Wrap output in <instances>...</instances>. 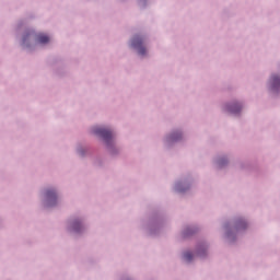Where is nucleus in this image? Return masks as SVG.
<instances>
[{
  "instance_id": "1",
  "label": "nucleus",
  "mask_w": 280,
  "mask_h": 280,
  "mask_svg": "<svg viewBox=\"0 0 280 280\" xmlns=\"http://www.w3.org/2000/svg\"><path fill=\"white\" fill-rule=\"evenodd\" d=\"M131 46L138 49L140 56H145V47H143V38L141 36L136 35L131 40Z\"/></svg>"
},
{
  "instance_id": "2",
  "label": "nucleus",
  "mask_w": 280,
  "mask_h": 280,
  "mask_svg": "<svg viewBox=\"0 0 280 280\" xmlns=\"http://www.w3.org/2000/svg\"><path fill=\"white\" fill-rule=\"evenodd\" d=\"M93 132L94 135H98V137H102L104 141H106L107 143L110 141V139H113V131L108 129H104L102 127H95L93 129Z\"/></svg>"
},
{
  "instance_id": "3",
  "label": "nucleus",
  "mask_w": 280,
  "mask_h": 280,
  "mask_svg": "<svg viewBox=\"0 0 280 280\" xmlns=\"http://www.w3.org/2000/svg\"><path fill=\"white\" fill-rule=\"evenodd\" d=\"M57 198L58 197L56 196V191H54V190L46 191V199H47L48 207H54V205H56Z\"/></svg>"
},
{
  "instance_id": "4",
  "label": "nucleus",
  "mask_w": 280,
  "mask_h": 280,
  "mask_svg": "<svg viewBox=\"0 0 280 280\" xmlns=\"http://www.w3.org/2000/svg\"><path fill=\"white\" fill-rule=\"evenodd\" d=\"M228 110L229 113H233L234 115H237V113L242 110V106L240 104L230 105L228 106Z\"/></svg>"
},
{
  "instance_id": "5",
  "label": "nucleus",
  "mask_w": 280,
  "mask_h": 280,
  "mask_svg": "<svg viewBox=\"0 0 280 280\" xmlns=\"http://www.w3.org/2000/svg\"><path fill=\"white\" fill-rule=\"evenodd\" d=\"M37 43H39L40 45H47V43H49V36L45 35V34H38Z\"/></svg>"
},
{
  "instance_id": "6",
  "label": "nucleus",
  "mask_w": 280,
  "mask_h": 280,
  "mask_svg": "<svg viewBox=\"0 0 280 280\" xmlns=\"http://www.w3.org/2000/svg\"><path fill=\"white\" fill-rule=\"evenodd\" d=\"M278 86H280V79L277 75H273L271 78V89H277Z\"/></svg>"
},
{
  "instance_id": "7",
  "label": "nucleus",
  "mask_w": 280,
  "mask_h": 280,
  "mask_svg": "<svg viewBox=\"0 0 280 280\" xmlns=\"http://www.w3.org/2000/svg\"><path fill=\"white\" fill-rule=\"evenodd\" d=\"M82 228V224L78 221H75L72 225V229L75 233H80V229Z\"/></svg>"
},
{
  "instance_id": "8",
  "label": "nucleus",
  "mask_w": 280,
  "mask_h": 280,
  "mask_svg": "<svg viewBox=\"0 0 280 280\" xmlns=\"http://www.w3.org/2000/svg\"><path fill=\"white\" fill-rule=\"evenodd\" d=\"M184 259L186 261H191V259H194V255L190 252H187L184 254Z\"/></svg>"
},
{
  "instance_id": "9",
  "label": "nucleus",
  "mask_w": 280,
  "mask_h": 280,
  "mask_svg": "<svg viewBox=\"0 0 280 280\" xmlns=\"http://www.w3.org/2000/svg\"><path fill=\"white\" fill-rule=\"evenodd\" d=\"M178 139H180V135L176 136V133H173L171 136V141H178Z\"/></svg>"
},
{
  "instance_id": "10",
  "label": "nucleus",
  "mask_w": 280,
  "mask_h": 280,
  "mask_svg": "<svg viewBox=\"0 0 280 280\" xmlns=\"http://www.w3.org/2000/svg\"><path fill=\"white\" fill-rule=\"evenodd\" d=\"M238 229H246V222L241 221V223L238 224Z\"/></svg>"
},
{
  "instance_id": "11",
  "label": "nucleus",
  "mask_w": 280,
  "mask_h": 280,
  "mask_svg": "<svg viewBox=\"0 0 280 280\" xmlns=\"http://www.w3.org/2000/svg\"><path fill=\"white\" fill-rule=\"evenodd\" d=\"M219 165H220V166H223V165H224V163L222 162V160L219 161Z\"/></svg>"
},
{
  "instance_id": "12",
  "label": "nucleus",
  "mask_w": 280,
  "mask_h": 280,
  "mask_svg": "<svg viewBox=\"0 0 280 280\" xmlns=\"http://www.w3.org/2000/svg\"><path fill=\"white\" fill-rule=\"evenodd\" d=\"M25 40H27V37H24V38H23V43H25Z\"/></svg>"
}]
</instances>
